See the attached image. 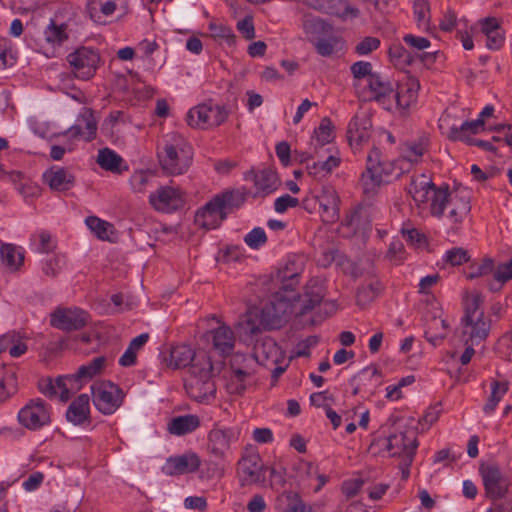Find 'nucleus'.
I'll return each mask as SVG.
<instances>
[{
	"instance_id": "obj_54",
	"label": "nucleus",
	"mask_w": 512,
	"mask_h": 512,
	"mask_svg": "<svg viewBox=\"0 0 512 512\" xmlns=\"http://www.w3.org/2000/svg\"><path fill=\"white\" fill-rule=\"evenodd\" d=\"M446 264L451 266L461 265L469 260L468 252L460 247H454L445 252L442 257Z\"/></svg>"
},
{
	"instance_id": "obj_15",
	"label": "nucleus",
	"mask_w": 512,
	"mask_h": 512,
	"mask_svg": "<svg viewBox=\"0 0 512 512\" xmlns=\"http://www.w3.org/2000/svg\"><path fill=\"white\" fill-rule=\"evenodd\" d=\"M371 135V112L369 109L361 107L347 125V140L353 149H358L369 142Z\"/></svg>"
},
{
	"instance_id": "obj_51",
	"label": "nucleus",
	"mask_w": 512,
	"mask_h": 512,
	"mask_svg": "<svg viewBox=\"0 0 512 512\" xmlns=\"http://www.w3.org/2000/svg\"><path fill=\"white\" fill-rule=\"evenodd\" d=\"M17 383L14 372H5L0 378V402L6 401L16 392Z\"/></svg>"
},
{
	"instance_id": "obj_22",
	"label": "nucleus",
	"mask_w": 512,
	"mask_h": 512,
	"mask_svg": "<svg viewBox=\"0 0 512 512\" xmlns=\"http://www.w3.org/2000/svg\"><path fill=\"white\" fill-rule=\"evenodd\" d=\"M255 359L264 366H276L275 370L279 373L284 371L280 365L285 361V353L281 347L269 337L262 339L254 347Z\"/></svg>"
},
{
	"instance_id": "obj_12",
	"label": "nucleus",
	"mask_w": 512,
	"mask_h": 512,
	"mask_svg": "<svg viewBox=\"0 0 512 512\" xmlns=\"http://www.w3.org/2000/svg\"><path fill=\"white\" fill-rule=\"evenodd\" d=\"M392 177V164L381 162L379 152L373 150L367 158V169L362 174L361 185L367 195L374 194L384 183L390 181Z\"/></svg>"
},
{
	"instance_id": "obj_34",
	"label": "nucleus",
	"mask_w": 512,
	"mask_h": 512,
	"mask_svg": "<svg viewBox=\"0 0 512 512\" xmlns=\"http://www.w3.org/2000/svg\"><path fill=\"white\" fill-rule=\"evenodd\" d=\"M85 224L90 232L102 241L113 242L117 238V231L114 225L97 216H88Z\"/></svg>"
},
{
	"instance_id": "obj_24",
	"label": "nucleus",
	"mask_w": 512,
	"mask_h": 512,
	"mask_svg": "<svg viewBox=\"0 0 512 512\" xmlns=\"http://www.w3.org/2000/svg\"><path fill=\"white\" fill-rule=\"evenodd\" d=\"M480 474L487 495L491 499H500L505 496L508 486L503 478L500 468L495 464H485L480 467Z\"/></svg>"
},
{
	"instance_id": "obj_2",
	"label": "nucleus",
	"mask_w": 512,
	"mask_h": 512,
	"mask_svg": "<svg viewBox=\"0 0 512 512\" xmlns=\"http://www.w3.org/2000/svg\"><path fill=\"white\" fill-rule=\"evenodd\" d=\"M448 187H437L425 174L414 176L408 188L418 213L423 216L442 218L448 200Z\"/></svg>"
},
{
	"instance_id": "obj_29",
	"label": "nucleus",
	"mask_w": 512,
	"mask_h": 512,
	"mask_svg": "<svg viewBox=\"0 0 512 512\" xmlns=\"http://www.w3.org/2000/svg\"><path fill=\"white\" fill-rule=\"evenodd\" d=\"M245 179L253 182L255 197L271 194L279 186L277 173L271 169L250 171L246 174Z\"/></svg>"
},
{
	"instance_id": "obj_13",
	"label": "nucleus",
	"mask_w": 512,
	"mask_h": 512,
	"mask_svg": "<svg viewBox=\"0 0 512 512\" xmlns=\"http://www.w3.org/2000/svg\"><path fill=\"white\" fill-rule=\"evenodd\" d=\"M241 429L238 426L215 424L207 436V448L215 458L223 459L230 451L231 445L238 441Z\"/></svg>"
},
{
	"instance_id": "obj_52",
	"label": "nucleus",
	"mask_w": 512,
	"mask_h": 512,
	"mask_svg": "<svg viewBox=\"0 0 512 512\" xmlns=\"http://www.w3.org/2000/svg\"><path fill=\"white\" fill-rule=\"evenodd\" d=\"M66 24L57 25L54 20H51L50 24L44 31V36L49 43H61L68 38L66 34Z\"/></svg>"
},
{
	"instance_id": "obj_33",
	"label": "nucleus",
	"mask_w": 512,
	"mask_h": 512,
	"mask_svg": "<svg viewBox=\"0 0 512 512\" xmlns=\"http://www.w3.org/2000/svg\"><path fill=\"white\" fill-rule=\"evenodd\" d=\"M429 146V137L422 135L418 139L407 141L401 148V159L410 164L419 163L426 154Z\"/></svg>"
},
{
	"instance_id": "obj_64",
	"label": "nucleus",
	"mask_w": 512,
	"mask_h": 512,
	"mask_svg": "<svg viewBox=\"0 0 512 512\" xmlns=\"http://www.w3.org/2000/svg\"><path fill=\"white\" fill-rule=\"evenodd\" d=\"M299 200L289 194L282 195L276 198L274 202V209L277 213H284L290 208L298 206Z\"/></svg>"
},
{
	"instance_id": "obj_26",
	"label": "nucleus",
	"mask_w": 512,
	"mask_h": 512,
	"mask_svg": "<svg viewBox=\"0 0 512 512\" xmlns=\"http://www.w3.org/2000/svg\"><path fill=\"white\" fill-rule=\"evenodd\" d=\"M97 131V121L92 111L84 109L77 118L75 124L71 126L64 134L68 139L76 140H92Z\"/></svg>"
},
{
	"instance_id": "obj_27",
	"label": "nucleus",
	"mask_w": 512,
	"mask_h": 512,
	"mask_svg": "<svg viewBox=\"0 0 512 512\" xmlns=\"http://www.w3.org/2000/svg\"><path fill=\"white\" fill-rule=\"evenodd\" d=\"M199 456L194 452H187L178 456L169 457L162 470L166 475H182L192 473L200 467Z\"/></svg>"
},
{
	"instance_id": "obj_42",
	"label": "nucleus",
	"mask_w": 512,
	"mask_h": 512,
	"mask_svg": "<svg viewBox=\"0 0 512 512\" xmlns=\"http://www.w3.org/2000/svg\"><path fill=\"white\" fill-rule=\"evenodd\" d=\"M149 335L142 333L131 340L127 349L119 358V364L123 367H129L136 363L138 353L143 349L147 343Z\"/></svg>"
},
{
	"instance_id": "obj_60",
	"label": "nucleus",
	"mask_w": 512,
	"mask_h": 512,
	"mask_svg": "<svg viewBox=\"0 0 512 512\" xmlns=\"http://www.w3.org/2000/svg\"><path fill=\"white\" fill-rule=\"evenodd\" d=\"M32 249L38 253H45L51 247V235L48 232L41 231L32 237Z\"/></svg>"
},
{
	"instance_id": "obj_32",
	"label": "nucleus",
	"mask_w": 512,
	"mask_h": 512,
	"mask_svg": "<svg viewBox=\"0 0 512 512\" xmlns=\"http://www.w3.org/2000/svg\"><path fill=\"white\" fill-rule=\"evenodd\" d=\"M391 59H397L401 64H413L415 62H428L433 63L436 61H442V54L439 51L432 53H420L416 52L411 54L405 48L401 46H395L390 48Z\"/></svg>"
},
{
	"instance_id": "obj_50",
	"label": "nucleus",
	"mask_w": 512,
	"mask_h": 512,
	"mask_svg": "<svg viewBox=\"0 0 512 512\" xmlns=\"http://www.w3.org/2000/svg\"><path fill=\"white\" fill-rule=\"evenodd\" d=\"M507 392V385L503 382H493L491 385V395L484 406V412L490 415L494 412L498 403Z\"/></svg>"
},
{
	"instance_id": "obj_61",
	"label": "nucleus",
	"mask_w": 512,
	"mask_h": 512,
	"mask_svg": "<svg viewBox=\"0 0 512 512\" xmlns=\"http://www.w3.org/2000/svg\"><path fill=\"white\" fill-rule=\"evenodd\" d=\"M380 46V40L376 37H365L362 39L356 46H355V52L360 55H368L374 50L378 49Z\"/></svg>"
},
{
	"instance_id": "obj_37",
	"label": "nucleus",
	"mask_w": 512,
	"mask_h": 512,
	"mask_svg": "<svg viewBox=\"0 0 512 512\" xmlns=\"http://www.w3.org/2000/svg\"><path fill=\"white\" fill-rule=\"evenodd\" d=\"M297 473L300 479L307 481L316 480V485L313 487L315 492H318L328 482V477L320 472L319 466L309 461H300L297 464Z\"/></svg>"
},
{
	"instance_id": "obj_43",
	"label": "nucleus",
	"mask_w": 512,
	"mask_h": 512,
	"mask_svg": "<svg viewBox=\"0 0 512 512\" xmlns=\"http://www.w3.org/2000/svg\"><path fill=\"white\" fill-rule=\"evenodd\" d=\"M97 162L101 168L114 173H121L123 170H127L123 159L116 152L108 148L99 151Z\"/></svg>"
},
{
	"instance_id": "obj_58",
	"label": "nucleus",
	"mask_w": 512,
	"mask_h": 512,
	"mask_svg": "<svg viewBox=\"0 0 512 512\" xmlns=\"http://www.w3.org/2000/svg\"><path fill=\"white\" fill-rule=\"evenodd\" d=\"M152 175L146 171L140 170L132 174L130 178V185L134 192L143 193L148 183L150 182Z\"/></svg>"
},
{
	"instance_id": "obj_53",
	"label": "nucleus",
	"mask_w": 512,
	"mask_h": 512,
	"mask_svg": "<svg viewBox=\"0 0 512 512\" xmlns=\"http://www.w3.org/2000/svg\"><path fill=\"white\" fill-rule=\"evenodd\" d=\"M244 242L249 248L253 250L260 249L267 242V235L265 230L261 227L253 228L245 235Z\"/></svg>"
},
{
	"instance_id": "obj_10",
	"label": "nucleus",
	"mask_w": 512,
	"mask_h": 512,
	"mask_svg": "<svg viewBox=\"0 0 512 512\" xmlns=\"http://www.w3.org/2000/svg\"><path fill=\"white\" fill-rule=\"evenodd\" d=\"M420 83L417 78L410 75H402L396 82L392 97L393 111L401 116H406L416 107Z\"/></svg>"
},
{
	"instance_id": "obj_1",
	"label": "nucleus",
	"mask_w": 512,
	"mask_h": 512,
	"mask_svg": "<svg viewBox=\"0 0 512 512\" xmlns=\"http://www.w3.org/2000/svg\"><path fill=\"white\" fill-rule=\"evenodd\" d=\"M298 293L285 290V294L278 292L264 307H252L239 323L241 335L252 338L265 329L280 328L288 316L293 312Z\"/></svg>"
},
{
	"instance_id": "obj_8",
	"label": "nucleus",
	"mask_w": 512,
	"mask_h": 512,
	"mask_svg": "<svg viewBox=\"0 0 512 512\" xmlns=\"http://www.w3.org/2000/svg\"><path fill=\"white\" fill-rule=\"evenodd\" d=\"M90 390L95 408L104 415L114 414L124 401L123 390L111 381H96Z\"/></svg>"
},
{
	"instance_id": "obj_59",
	"label": "nucleus",
	"mask_w": 512,
	"mask_h": 512,
	"mask_svg": "<svg viewBox=\"0 0 512 512\" xmlns=\"http://www.w3.org/2000/svg\"><path fill=\"white\" fill-rule=\"evenodd\" d=\"M485 130L484 121L478 117L475 120L464 121L460 124V139L464 140L469 134H478Z\"/></svg>"
},
{
	"instance_id": "obj_16",
	"label": "nucleus",
	"mask_w": 512,
	"mask_h": 512,
	"mask_svg": "<svg viewBox=\"0 0 512 512\" xmlns=\"http://www.w3.org/2000/svg\"><path fill=\"white\" fill-rule=\"evenodd\" d=\"M471 210L470 193L465 189H455L448 191V200L444 216L451 225L462 223L469 215Z\"/></svg>"
},
{
	"instance_id": "obj_38",
	"label": "nucleus",
	"mask_w": 512,
	"mask_h": 512,
	"mask_svg": "<svg viewBox=\"0 0 512 512\" xmlns=\"http://www.w3.org/2000/svg\"><path fill=\"white\" fill-rule=\"evenodd\" d=\"M200 426L197 415L187 414L174 417L168 423V431L172 435L182 436L195 431Z\"/></svg>"
},
{
	"instance_id": "obj_23",
	"label": "nucleus",
	"mask_w": 512,
	"mask_h": 512,
	"mask_svg": "<svg viewBox=\"0 0 512 512\" xmlns=\"http://www.w3.org/2000/svg\"><path fill=\"white\" fill-rule=\"evenodd\" d=\"M239 480L242 485L263 484L265 468L259 454H249L241 458L238 468Z\"/></svg>"
},
{
	"instance_id": "obj_20",
	"label": "nucleus",
	"mask_w": 512,
	"mask_h": 512,
	"mask_svg": "<svg viewBox=\"0 0 512 512\" xmlns=\"http://www.w3.org/2000/svg\"><path fill=\"white\" fill-rule=\"evenodd\" d=\"M82 388L81 381L74 374L59 376L40 384V390L45 395L67 401L73 394Z\"/></svg>"
},
{
	"instance_id": "obj_17",
	"label": "nucleus",
	"mask_w": 512,
	"mask_h": 512,
	"mask_svg": "<svg viewBox=\"0 0 512 512\" xmlns=\"http://www.w3.org/2000/svg\"><path fill=\"white\" fill-rule=\"evenodd\" d=\"M19 423L30 430H37L50 423V408L42 400L28 402L18 412Z\"/></svg>"
},
{
	"instance_id": "obj_6",
	"label": "nucleus",
	"mask_w": 512,
	"mask_h": 512,
	"mask_svg": "<svg viewBox=\"0 0 512 512\" xmlns=\"http://www.w3.org/2000/svg\"><path fill=\"white\" fill-rule=\"evenodd\" d=\"M480 302L481 296L476 293L466 300V312L461 323V340L464 344L478 345L488 335L489 324L483 318Z\"/></svg>"
},
{
	"instance_id": "obj_11",
	"label": "nucleus",
	"mask_w": 512,
	"mask_h": 512,
	"mask_svg": "<svg viewBox=\"0 0 512 512\" xmlns=\"http://www.w3.org/2000/svg\"><path fill=\"white\" fill-rule=\"evenodd\" d=\"M228 110L225 106L213 103H202L190 108L186 122L190 127L207 129L219 126L226 121Z\"/></svg>"
},
{
	"instance_id": "obj_36",
	"label": "nucleus",
	"mask_w": 512,
	"mask_h": 512,
	"mask_svg": "<svg viewBox=\"0 0 512 512\" xmlns=\"http://www.w3.org/2000/svg\"><path fill=\"white\" fill-rule=\"evenodd\" d=\"M335 126L328 117L321 119L319 125L314 129L311 137V146L317 151L318 148L328 145L335 139Z\"/></svg>"
},
{
	"instance_id": "obj_63",
	"label": "nucleus",
	"mask_w": 512,
	"mask_h": 512,
	"mask_svg": "<svg viewBox=\"0 0 512 512\" xmlns=\"http://www.w3.org/2000/svg\"><path fill=\"white\" fill-rule=\"evenodd\" d=\"M442 411L443 409L441 403H437L429 407L420 420V425L422 428H429L433 423H435L440 417Z\"/></svg>"
},
{
	"instance_id": "obj_62",
	"label": "nucleus",
	"mask_w": 512,
	"mask_h": 512,
	"mask_svg": "<svg viewBox=\"0 0 512 512\" xmlns=\"http://www.w3.org/2000/svg\"><path fill=\"white\" fill-rule=\"evenodd\" d=\"M282 497L289 502V506L283 512H306V506L297 493L284 492Z\"/></svg>"
},
{
	"instance_id": "obj_49",
	"label": "nucleus",
	"mask_w": 512,
	"mask_h": 512,
	"mask_svg": "<svg viewBox=\"0 0 512 512\" xmlns=\"http://www.w3.org/2000/svg\"><path fill=\"white\" fill-rule=\"evenodd\" d=\"M8 351L10 356L17 358L22 356L27 351V345L21 341H14L13 336L3 335L0 337V353Z\"/></svg>"
},
{
	"instance_id": "obj_47",
	"label": "nucleus",
	"mask_w": 512,
	"mask_h": 512,
	"mask_svg": "<svg viewBox=\"0 0 512 512\" xmlns=\"http://www.w3.org/2000/svg\"><path fill=\"white\" fill-rule=\"evenodd\" d=\"M105 364L104 357H97L93 359L86 365H82L79 367L77 372L74 374L78 380L81 381V385L83 386L85 382L92 379L94 376L100 373Z\"/></svg>"
},
{
	"instance_id": "obj_44",
	"label": "nucleus",
	"mask_w": 512,
	"mask_h": 512,
	"mask_svg": "<svg viewBox=\"0 0 512 512\" xmlns=\"http://www.w3.org/2000/svg\"><path fill=\"white\" fill-rule=\"evenodd\" d=\"M293 71L294 66H264L259 75L263 82L278 84L292 75Z\"/></svg>"
},
{
	"instance_id": "obj_39",
	"label": "nucleus",
	"mask_w": 512,
	"mask_h": 512,
	"mask_svg": "<svg viewBox=\"0 0 512 512\" xmlns=\"http://www.w3.org/2000/svg\"><path fill=\"white\" fill-rule=\"evenodd\" d=\"M303 28L305 33L315 41L329 36L332 32V26L329 23L312 15L304 16Z\"/></svg>"
},
{
	"instance_id": "obj_14",
	"label": "nucleus",
	"mask_w": 512,
	"mask_h": 512,
	"mask_svg": "<svg viewBox=\"0 0 512 512\" xmlns=\"http://www.w3.org/2000/svg\"><path fill=\"white\" fill-rule=\"evenodd\" d=\"M150 205L161 213H174L184 208L185 193L174 186H162L149 195Z\"/></svg>"
},
{
	"instance_id": "obj_40",
	"label": "nucleus",
	"mask_w": 512,
	"mask_h": 512,
	"mask_svg": "<svg viewBox=\"0 0 512 512\" xmlns=\"http://www.w3.org/2000/svg\"><path fill=\"white\" fill-rule=\"evenodd\" d=\"M1 259L3 264L11 271L18 270L24 261V249L14 244H3L1 246Z\"/></svg>"
},
{
	"instance_id": "obj_35",
	"label": "nucleus",
	"mask_w": 512,
	"mask_h": 512,
	"mask_svg": "<svg viewBox=\"0 0 512 512\" xmlns=\"http://www.w3.org/2000/svg\"><path fill=\"white\" fill-rule=\"evenodd\" d=\"M90 415V398L87 394L79 395L68 407L66 417L74 425L83 424Z\"/></svg>"
},
{
	"instance_id": "obj_56",
	"label": "nucleus",
	"mask_w": 512,
	"mask_h": 512,
	"mask_svg": "<svg viewBox=\"0 0 512 512\" xmlns=\"http://www.w3.org/2000/svg\"><path fill=\"white\" fill-rule=\"evenodd\" d=\"M116 7V3L113 0H90L87 5V10L91 18H93L98 9L104 15L109 16L116 10Z\"/></svg>"
},
{
	"instance_id": "obj_9",
	"label": "nucleus",
	"mask_w": 512,
	"mask_h": 512,
	"mask_svg": "<svg viewBox=\"0 0 512 512\" xmlns=\"http://www.w3.org/2000/svg\"><path fill=\"white\" fill-rule=\"evenodd\" d=\"M375 444L385 449L389 456L399 457L402 460L412 461L418 443L416 433L413 430H398L388 437L379 438Z\"/></svg>"
},
{
	"instance_id": "obj_3",
	"label": "nucleus",
	"mask_w": 512,
	"mask_h": 512,
	"mask_svg": "<svg viewBox=\"0 0 512 512\" xmlns=\"http://www.w3.org/2000/svg\"><path fill=\"white\" fill-rule=\"evenodd\" d=\"M193 150L188 141L179 133H168L158 149L161 168L170 175L185 173L191 165Z\"/></svg>"
},
{
	"instance_id": "obj_55",
	"label": "nucleus",
	"mask_w": 512,
	"mask_h": 512,
	"mask_svg": "<svg viewBox=\"0 0 512 512\" xmlns=\"http://www.w3.org/2000/svg\"><path fill=\"white\" fill-rule=\"evenodd\" d=\"M67 264V259L64 255H52L47 258L43 266V271L47 275L54 276L62 271Z\"/></svg>"
},
{
	"instance_id": "obj_46",
	"label": "nucleus",
	"mask_w": 512,
	"mask_h": 512,
	"mask_svg": "<svg viewBox=\"0 0 512 512\" xmlns=\"http://www.w3.org/2000/svg\"><path fill=\"white\" fill-rule=\"evenodd\" d=\"M68 64H97L101 61L99 53L89 47H80L67 56Z\"/></svg>"
},
{
	"instance_id": "obj_41",
	"label": "nucleus",
	"mask_w": 512,
	"mask_h": 512,
	"mask_svg": "<svg viewBox=\"0 0 512 512\" xmlns=\"http://www.w3.org/2000/svg\"><path fill=\"white\" fill-rule=\"evenodd\" d=\"M460 124L456 111L454 109H447L439 118V128L441 133L451 140L460 139Z\"/></svg>"
},
{
	"instance_id": "obj_28",
	"label": "nucleus",
	"mask_w": 512,
	"mask_h": 512,
	"mask_svg": "<svg viewBox=\"0 0 512 512\" xmlns=\"http://www.w3.org/2000/svg\"><path fill=\"white\" fill-rule=\"evenodd\" d=\"M449 321L441 307L435 308L432 316L427 321L425 338L433 346H438L449 332Z\"/></svg>"
},
{
	"instance_id": "obj_31",
	"label": "nucleus",
	"mask_w": 512,
	"mask_h": 512,
	"mask_svg": "<svg viewBox=\"0 0 512 512\" xmlns=\"http://www.w3.org/2000/svg\"><path fill=\"white\" fill-rule=\"evenodd\" d=\"M329 155L324 161L313 162L306 166L307 173L316 179H322L328 176L335 168L340 165L341 157L338 149L328 148Z\"/></svg>"
},
{
	"instance_id": "obj_5",
	"label": "nucleus",
	"mask_w": 512,
	"mask_h": 512,
	"mask_svg": "<svg viewBox=\"0 0 512 512\" xmlns=\"http://www.w3.org/2000/svg\"><path fill=\"white\" fill-rule=\"evenodd\" d=\"M354 86L357 89L367 88L371 100L383 109L393 111L392 97L394 86L388 78L372 72L371 66H351Z\"/></svg>"
},
{
	"instance_id": "obj_21",
	"label": "nucleus",
	"mask_w": 512,
	"mask_h": 512,
	"mask_svg": "<svg viewBox=\"0 0 512 512\" xmlns=\"http://www.w3.org/2000/svg\"><path fill=\"white\" fill-rule=\"evenodd\" d=\"M313 200L319 204V214L323 222L334 223L339 218V198L336 190L329 185H323L319 192H310Z\"/></svg>"
},
{
	"instance_id": "obj_57",
	"label": "nucleus",
	"mask_w": 512,
	"mask_h": 512,
	"mask_svg": "<svg viewBox=\"0 0 512 512\" xmlns=\"http://www.w3.org/2000/svg\"><path fill=\"white\" fill-rule=\"evenodd\" d=\"M494 264L491 259H483L480 263L472 264L469 272L466 274L468 279H475L490 274L493 271Z\"/></svg>"
},
{
	"instance_id": "obj_45",
	"label": "nucleus",
	"mask_w": 512,
	"mask_h": 512,
	"mask_svg": "<svg viewBox=\"0 0 512 512\" xmlns=\"http://www.w3.org/2000/svg\"><path fill=\"white\" fill-rule=\"evenodd\" d=\"M314 46L318 54L331 56L345 50V41L340 37H324L316 41Z\"/></svg>"
},
{
	"instance_id": "obj_30",
	"label": "nucleus",
	"mask_w": 512,
	"mask_h": 512,
	"mask_svg": "<svg viewBox=\"0 0 512 512\" xmlns=\"http://www.w3.org/2000/svg\"><path fill=\"white\" fill-rule=\"evenodd\" d=\"M43 181L54 191H67L74 186L75 177L66 168L52 166L43 173Z\"/></svg>"
},
{
	"instance_id": "obj_7",
	"label": "nucleus",
	"mask_w": 512,
	"mask_h": 512,
	"mask_svg": "<svg viewBox=\"0 0 512 512\" xmlns=\"http://www.w3.org/2000/svg\"><path fill=\"white\" fill-rule=\"evenodd\" d=\"M212 376L213 366L211 360L203 362V365L200 362H196L185 384L188 395L198 402H206L212 399L216 391Z\"/></svg>"
},
{
	"instance_id": "obj_19",
	"label": "nucleus",
	"mask_w": 512,
	"mask_h": 512,
	"mask_svg": "<svg viewBox=\"0 0 512 512\" xmlns=\"http://www.w3.org/2000/svg\"><path fill=\"white\" fill-rule=\"evenodd\" d=\"M209 330L204 334L207 341H212L213 347L222 355H228L232 352L235 343V337L229 326L221 323L216 317L208 320Z\"/></svg>"
},
{
	"instance_id": "obj_4",
	"label": "nucleus",
	"mask_w": 512,
	"mask_h": 512,
	"mask_svg": "<svg viewBox=\"0 0 512 512\" xmlns=\"http://www.w3.org/2000/svg\"><path fill=\"white\" fill-rule=\"evenodd\" d=\"M245 200V193L239 189L225 190L216 194L197 210L195 222L206 229H215L226 218L227 213L239 207Z\"/></svg>"
},
{
	"instance_id": "obj_48",
	"label": "nucleus",
	"mask_w": 512,
	"mask_h": 512,
	"mask_svg": "<svg viewBox=\"0 0 512 512\" xmlns=\"http://www.w3.org/2000/svg\"><path fill=\"white\" fill-rule=\"evenodd\" d=\"M413 13L416 18L418 27H424V29L428 31L431 24L429 0H414Z\"/></svg>"
},
{
	"instance_id": "obj_18",
	"label": "nucleus",
	"mask_w": 512,
	"mask_h": 512,
	"mask_svg": "<svg viewBox=\"0 0 512 512\" xmlns=\"http://www.w3.org/2000/svg\"><path fill=\"white\" fill-rule=\"evenodd\" d=\"M209 360L211 359L205 351H195L188 344H178L171 347L169 357L166 359V363L168 367L173 369H180L190 366V370L192 372L193 366L196 362H200L201 365H203V362Z\"/></svg>"
},
{
	"instance_id": "obj_25",
	"label": "nucleus",
	"mask_w": 512,
	"mask_h": 512,
	"mask_svg": "<svg viewBox=\"0 0 512 512\" xmlns=\"http://www.w3.org/2000/svg\"><path fill=\"white\" fill-rule=\"evenodd\" d=\"M87 321V314L76 307L58 308L50 318L51 325L61 330H77Z\"/></svg>"
}]
</instances>
